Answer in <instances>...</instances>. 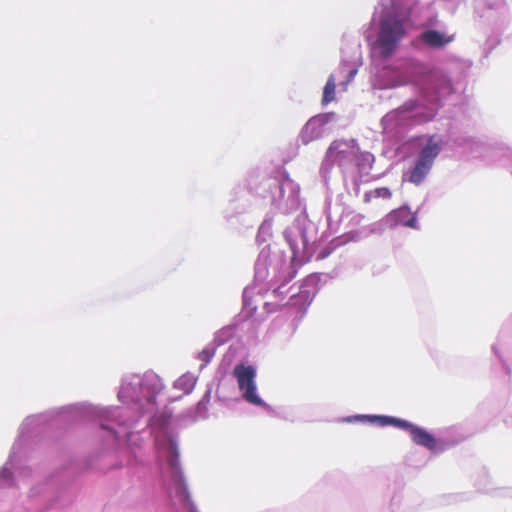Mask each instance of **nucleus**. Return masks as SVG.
<instances>
[{"label": "nucleus", "instance_id": "nucleus-1", "mask_svg": "<svg viewBox=\"0 0 512 512\" xmlns=\"http://www.w3.org/2000/svg\"><path fill=\"white\" fill-rule=\"evenodd\" d=\"M360 418L370 422H376L380 426L392 425L400 429L407 430L410 433L412 441L416 445L422 446L430 452L440 453L445 450V446L440 444L431 433L406 420L390 416H361Z\"/></svg>", "mask_w": 512, "mask_h": 512}, {"label": "nucleus", "instance_id": "nucleus-6", "mask_svg": "<svg viewBox=\"0 0 512 512\" xmlns=\"http://www.w3.org/2000/svg\"><path fill=\"white\" fill-rule=\"evenodd\" d=\"M336 82L334 75H330L323 90L322 104L326 105L335 98Z\"/></svg>", "mask_w": 512, "mask_h": 512}, {"label": "nucleus", "instance_id": "nucleus-12", "mask_svg": "<svg viewBox=\"0 0 512 512\" xmlns=\"http://www.w3.org/2000/svg\"><path fill=\"white\" fill-rule=\"evenodd\" d=\"M355 73H356V70H353V71L351 72V76H354V75H355Z\"/></svg>", "mask_w": 512, "mask_h": 512}, {"label": "nucleus", "instance_id": "nucleus-4", "mask_svg": "<svg viewBox=\"0 0 512 512\" xmlns=\"http://www.w3.org/2000/svg\"><path fill=\"white\" fill-rule=\"evenodd\" d=\"M233 374L237 379L239 389L242 391L244 399L249 403L260 405L262 400L256 393L255 368L239 364L234 367Z\"/></svg>", "mask_w": 512, "mask_h": 512}, {"label": "nucleus", "instance_id": "nucleus-2", "mask_svg": "<svg viewBox=\"0 0 512 512\" xmlns=\"http://www.w3.org/2000/svg\"><path fill=\"white\" fill-rule=\"evenodd\" d=\"M406 34L405 21L388 16L381 21L377 43L383 57L391 56Z\"/></svg>", "mask_w": 512, "mask_h": 512}, {"label": "nucleus", "instance_id": "nucleus-8", "mask_svg": "<svg viewBox=\"0 0 512 512\" xmlns=\"http://www.w3.org/2000/svg\"><path fill=\"white\" fill-rule=\"evenodd\" d=\"M195 379L189 375H183L177 379L175 386L189 393L195 386Z\"/></svg>", "mask_w": 512, "mask_h": 512}, {"label": "nucleus", "instance_id": "nucleus-11", "mask_svg": "<svg viewBox=\"0 0 512 512\" xmlns=\"http://www.w3.org/2000/svg\"><path fill=\"white\" fill-rule=\"evenodd\" d=\"M182 492H183V495H184L185 500H187V499H188V493H187V491H186V488H185V487H183V488H182Z\"/></svg>", "mask_w": 512, "mask_h": 512}, {"label": "nucleus", "instance_id": "nucleus-9", "mask_svg": "<svg viewBox=\"0 0 512 512\" xmlns=\"http://www.w3.org/2000/svg\"><path fill=\"white\" fill-rule=\"evenodd\" d=\"M215 350L212 348H204L197 355V358L202 362L201 368L205 367L213 358Z\"/></svg>", "mask_w": 512, "mask_h": 512}, {"label": "nucleus", "instance_id": "nucleus-7", "mask_svg": "<svg viewBox=\"0 0 512 512\" xmlns=\"http://www.w3.org/2000/svg\"><path fill=\"white\" fill-rule=\"evenodd\" d=\"M392 193L387 187H378L373 190L367 191L364 194V202L369 203L374 198H383V199H389L391 198Z\"/></svg>", "mask_w": 512, "mask_h": 512}, {"label": "nucleus", "instance_id": "nucleus-3", "mask_svg": "<svg viewBox=\"0 0 512 512\" xmlns=\"http://www.w3.org/2000/svg\"><path fill=\"white\" fill-rule=\"evenodd\" d=\"M440 151V142L436 141L434 136H431L427 144L421 149L415 165L406 174L407 180L415 185L422 183L431 170L434 160L439 155Z\"/></svg>", "mask_w": 512, "mask_h": 512}, {"label": "nucleus", "instance_id": "nucleus-5", "mask_svg": "<svg viewBox=\"0 0 512 512\" xmlns=\"http://www.w3.org/2000/svg\"><path fill=\"white\" fill-rule=\"evenodd\" d=\"M420 39L431 48H443L452 42V36H446L437 30H427L420 35Z\"/></svg>", "mask_w": 512, "mask_h": 512}, {"label": "nucleus", "instance_id": "nucleus-10", "mask_svg": "<svg viewBox=\"0 0 512 512\" xmlns=\"http://www.w3.org/2000/svg\"><path fill=\"white\" fill-rule=\"evenodd\" d=\"M417 219L416 217H412L409 221L405 223L406 226L411 228H416Z\"/></svg>", "mask_w": 512, "mask_h": 512}]
</instances>
